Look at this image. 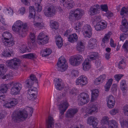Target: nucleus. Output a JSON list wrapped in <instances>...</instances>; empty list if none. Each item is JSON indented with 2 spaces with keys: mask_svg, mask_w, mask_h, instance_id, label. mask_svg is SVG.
<instances>
[{
  "mask_svg": "<svg viewBox=\"0 0 128 128\" xmlns=\"http://www.w3.org/2000/svg\"><path fill=\"white\" fill-rule=\"evenodd\" d=\"M119 110L117 109H114L110 112V114L112 115H114L118 112Z\"/></svg>",
  "mask_w": 128,
  "mask_h": 128,
  "instance_id": "62",
  "label": "nucleus"
},
{
  "mask_svg": "<svg viewBox=\"0 0 128 128\" xmlns=\"http://www.w3.org/2000/svg\"><path fill=\"white\" fill-rule=\"evenodd\" d=\"M8 85L11 88L10 93L14 95L18 94L22 87V85L20 83L14 82L10 83Z\"/></svg>",
  "mask_w": 128,
  "mask_h": 128,
  "instance_id": "4",
  "label": "nucleus"
},
{
  "mask_svg": "<svg viewBox=\"0 0 128 128\" xmlns=\"http://www.w3.org/2000/svg\"><path fill=\"white\" fill-rule=\"evenodd\" d=\"M56 9V6L52 5L44 10V14L47 17H52L55 15Z\"/></svg>",
  "mask_w": 128,
  "mask_h": 128,
  "instance_id": "11",
  "label": "nucleus"
},
{
  "mask_svg": "<svg viewBox=\"0 0 128 128\" xmlns=\"http://www.w3.org/2000/svg\"><path fill=\"white\" fill-rule=\"evenodd\" d=\"M27 51H28V50L26 45L25 44L22 45L20 48V52L24 53Z\"/></svg>",
  "mask_w": 128,
  "mask_h": 128,
  "instance_id": "46",
  "label": "nucleus"
},
{
  "mask_svg": "<svg viewBox=\"0 0 128 128\" xmlns=\"http://www.w3.org/2000/svg\"><path fill=\"white\" fill-rule=\"evenodd\" d=\"M56 44L58 48H61L63 45L62 38L60 35H58L56 38Z\"/></svg>",
  "mask_w": 128,
  "mask_h": 128,
  "instance_id": "33",
  "label": "nucleus"
},
{
  "mask_svg": "<svg viewBox=\"0 0 128 128\" xmlns=\"http://www.w3.org/2000/svg\"><path fill=\"white\" fill-rule=\"evenodd\" d=\"M110 34L108 33L105 35V36L103 38L102 41L103 44V46H104L105 43H107L109 42V40L110 38Z\"/></svg>",
  "mask_w": 128,
  "mask_h": 128,
  "instance_id": "37",
  "label": "nucleus"
},
{
  "mask_svg": "<svg viewBox=\"0 0 128 128\" xmlns=\"http://www.w3.org/2000/svg\"><path fill=\"white\" fill-rule=\"evenodd\" d=\"M120 87L122 90L124 91L126 90L127 88L126 81L122 80L120 82Z\"/></svg>",
  "mask_w": 128,
  "mask_h": 128,
  "instance_id": "44",
  "label": "nucleus"
},
{
  "mask_svg": "<svg viewBox=\"0 0 128 128\" xmlns=\"http://www.w3.org/2000/svg\"><path fill=\"white\" fill-rule=\"evenodd\" d=\"M120 122L122 127H124V126L128 128V120H124L122 118H120Z\"/></svg>",
  "mask_w": 128,
  "mask_h": 128,
  "instance_id": "42",
  "label": "nucleus"
},
{
  "mask_svg": "<svg viewBox=\"0 0 128 128\" xmlns=\"http://www.w3.org/2000/svg\"><path fill=\"white\" fill-rule=\"evenodd\" d=\"M4 11L6 14H8L10 15H12L13 14V10L10 8L8 9L6 8L4 10Z\"/></svg>",
  "mask_w": 128,
  "mask_h": 128,
  "instance_id": "59",
  "label": "nucleus"
},
{
  "mask_svg": "<svg viewBox=\"0 0 128 128\" xmlns=\"http://www.w3.org/2000/svg\"><path fill=\"white\" fill-rule=\"evenodd\" d=\"M50 26L53 29L56 30L58 27V23L56 22L53 20L50 21Z\"/></svg>",
  "mask_w": 128,
  "mask_h": 128,
  "instance_id": "39",
  "label": "nucleus"
},
{
  "mask_svg": "<svg viewBox=\"0 0 128 128\" xmlns=\"http://www.w3.org/2000/svg\"><path fill=\"white\" fill-rule=\"evenodd\" d=\"M98 108L95 104H90V106L86 109V111L89 114H91L93 112H97Z\"/></svg>",
  "mask_w": 128,
  "mask_h": 128,
  "instance_id": "20",
  "label": "nucleus"
},
{
  "mask_svg": "<svg viewBox=\"0 0 128 128\" xmlns=\"http://www.w3.org/2000/svg\"><path fill=\"white\" fill-rule=\"evenodd\" d=\"M88 80L86 77L84 75H82L79 77L76 81V85L82 86L87 84Z\"/></svg>",
  "mask_w": 128,
  "mask_h": 128,
  "instance_id": "16",
  "label": "nucleus"
},
{
  "mask_svg": "<svg viewBox=\"0 0 128 128\" xmlns=\"http://www.w3.org/2000/svg\"><path fill=\"white\" fill-rule=\"evenodd\" d=\"M106 27V23L103 22H98L94 27L97 31L101 30L105 28Z\"/></svg>",
  "mask_w": 128,
  "mask_h": 128,
  "instance_id": "19",
  "label": "nucleus"
},
{
  "mask_svg": "<svg viewBox=\"0 0 128 128\" xmlns=\"http://www.w3.org/2000/svg\"><path fill=\"white\" fill-rule=\"evenodd\" d=\"M53 118L49 116L48 120L46 121V124L48 128H52L54 126V122Z\"/></svg>",
  "mask_w": 128,
  "mask_h": 128,
  "instance_id": "32",
  "label": "nucleus"
},
{
  "mask_svg": "<svg viewBox=\"0 0 128 128\" xmlns=\"http://www.w3.org/2000/svg\"><path fill=\"white\" fill-rule=\"evenodd\" d=\"M29 89L28 90V93H31V94L36 95L38 94L37 89L36 88L34 87L32 88H29Z\"/></svg>",
  "mask_w": 128,
  "mask_h": 128,
  "instance_id": "38",
  "label": "nucleus"
},
{
  "mask_svg": "<svg viewBox=\"0 0 128 128\" xmlns=\"http://www.w3.org/2000/svg\"><path fill=\"white\" fill-rule=\"evenodd\" d=\"M128 12V11L127 8L125 7H123L121 10L120 14L121 16H123L124 14H127Z\"/></svg>",
  "mask_w": 128,
  "mask_h": 128,
  "instance_id": "54",
  "label": "nucleus"
},
{
  "mask_svg": "<svg viewBox=\"0 0 128 128\" xmlns=\"http://www.w3.org/2000/svg\"><path fill=\"white\" fill-rule=\"evenodd\" d=\"M98 121L96 118L94 116H91L87 120L88 124L90 126H92L93 127H96L97 125Z\"/></svg>",
  "mask_w": 128,
  "mask_h": 128,
  "instance_id": "18",
  "label": "nucleus"
},
{
  "mask_svg": "<svg viewBox=\"0 0 128 128\" xmlns=\"http://www.w3.org/2000/svg\"><path fill=\"white\" fill-rule=\"evenodd\" d=\"M55 103L60 104H68L67 100L65 98V94L63 92H60L57 94Z\"/></svg>",
  "mask_w": 128,
  "mask_h": 128,
  "instance_id": "9",
  "label": "nucleus"
},
{
  "mask_svg": "<svg viewBox=\"0 0 128 128\" xmlns=\"http://www.w3.org/2000/svg\"><path fill=\"white\" fill-rule=\"evenodd\" d=\"M89 55L90 58L92 60H96L98 56V54L96 52H90Z\"/></svg>",
  "mask_w": 128,
  "mask_h": 128,
  "instance_id": "43",
  "label": "nucleus"
},
{
  "mask_svg": "<svg viewBox=\"0 0 128 128\" xmlns=\"http://www.w3.org/2000/svg\"><path fill=\"white\" fill-rule=\"evenodd\" d=\"M84 12L83 10L81 9L78 8L74 10L73 13L69 16V18L70 20H72L74 18V16L75 19L77 20L80 19L84 15Z\"/></svg>",
  "mask_w": 128,
  "mask_h": 128,
  "instance_id": "8",
  "label": "nucleus"
},
{
  "mask_svg": "<svg viewBox=\"0 0 128 128\" xmlns=\"http://www.w3.org/2000/svg\"><path fill=\"white\" fill-rule=\"evenodd\" d=\"M10 50H3L2 51V54L3 56L5 57H9L12 56V52H9Z\"/></svg>",
  "mask_w": 128,
  "mask_h": 128,
  "instance_id": "45",
  "label": "nucleus"
},
{
  "mask_svg": "<svg viewBox=\"0 0 128 128\" xmlns=\"http://www.w3.org/2000/svg\"><path fill=\"white\" fill-rule=\"evenodd\" d=\"M68 106V104H58V106L60 110V114L63 115Z\"/></svg>",
  "mask_w": 128,
  "mask_h": 128,
  "instance_id": "28",
  "label": "nucleus"
},
{
  "mask_svg": "<svg viewBox=\"0 0 128 128\" xmlns=\"http://www.w3.org/2000/svg\"><path fill=\"white\" fill-rule=\"evenodd\" d=\"M61 80V79H58L55 82V85L56 89L59 90H62L64 87V85Z\"/></svg>",
  "mask_w": 128,
  "mask_h": 128,
  "instance_id": "23",
  "label": "nucleus"
},
{
  "mask_svg": "<svg viewBox=\"0 0 128 128\" xmlns=\"http://www.w3.org/2000/svg\"><path fill=\"white\" fill-rule=\"evenodd\" d=\"M78 112V110L77 108L69 109L65 113V117L66 118H72Z\"/></svg>",
  "mask_w": 128,
  "mask_h": 128,
  "instance_id": "17",
  "label": "nucleus"
},
{
  "mask_svg": "<svg viewBox=\"0 0 128 128\" xmlns=\"http://www.w3.org/2000/svg\"><path fill=\"white\" fill-rule=\"evenodd\" d=\"M4 65L0 64V76H2L5 72Z\"/></svg>",
  "mask_w": 128,
  "mask_h": 128,
  "instance_id": "53",
  "label": "nucleus"
},
{
  "mask_svg": "<svg viewBox=\"0 0 128 128\" xmlns=\"http://www.w3.org/2000/svg\"><path fill=\"white\" fill-rule=\"evenodd\" d=\"M106 101L107 102V104H115V99L112 95H110L107 97Z\"/></svg>",
  "mask_w": 128,
  "mask_h": 128,
  "instance_id": "35",
  "label": "nucleus"
},
{
  "mask_svg": "<svg viewBox=\"0 0 128 128\" xmlns=\"http://www.w3.org/2000/svg\"><path fill=\"white\" fill-rule=\"evenodd\" d=\"M28 96L30 100H33L35 99L36 97V95L33 94H32L31 93H30L29 92L28 93Z\"/></svg>",
  "mask_w": 128,
  "mask_h": 128,
  "instance_id": "60",
  "label": "nucleus"
},
{
  "mask_svg": "<svg viewBox=\"0 0 128 128\" xmlns=\"http://www.w3.org/2000/svg\"><path fill=\"white\" fill-rule=\"evenodd\" d=\"M126 65L125 61V58H122L118 65V67L119 69H124Z\"/></svg>",
  "mask_w": 128,
  "mask_h": 128,
  "instance_id": "34",
  "label": "nucleus"
},
{
  "mask_svg": "<svg viewBox=\"0 0 128 128\" xmlns=\"http://www.w3.org/2000/svg\"><path fill=\"white\" fill-rule=\"evenodd\" d=\"M85 48L83 43L81 42H78L77 43L76 48V50L79 52L83 51Z\"/></svg>",
  "mask_w": 128,
  "mask_h": 128,
  "instance_id": "29",
  "label": "nucleus"
},
{
  "mask_svg": "<svg viewBox=\"0 0 128 128\" xmlns=\"http://www.w3.org/2000/svg\"><path fill=\"white\" fill-rule=\"evenodd\" d=\"M19 12H20V13L21 15L24 14L25 12V8L24 7H22L20 8L19 10Z\"/></svg>",
  "mask_w": 128,
  "mask_h": 128,
  "instance_id": "63",
  "label": "nucleus"
},
{
  "mask_svg": "<svg viewBox=\"0 0 128 128\" xmlns=\"http://www.w3.org/2000/svg\"><path fill=\"white\" fill-rule=\"evenodd\" d=\"M8 87L7 85L5 84H2L0 86V91L2 92L6 93L7 91Z\"/></svg>",
  "mask_w": 128,
  "mask_h": 128,
  "instance_id": "48",
  "label": "nucleus"
},
{
  "mask_svg": "<svg viewBox=\"0 0 128 128\" xmlns=\"http://www.w3.org/2000/svg\"><path fill=\"white\" fill-rule=\"evenodd\" d=\"M82 31L84 35L86 37L90 38L92 34V28L90 25L87 24L84 26L82 28Z\"/></svg>",
  "mask_w": 128,
  "mask_h": 128,
  "instance_id": "14",
  "label": "nucleus"
},
{
  "mask_svg": "<svg viewBox=\"0 0 128 128\" xmlns=\"http://www.w3.org/2000/svg\"><path fill=\"white\" fill-rule=\"evenodd\" d=\"M78 98V104H86L89 102L90 100L88 94L84 92L80 94Z\"/></svg>",
  "mask_w": 128,
  "mask_h": 128,
  "instance_id": "10",
  "label": "nucleus"
},
{
  "mask_svg": "<svg viewBox=\"0 0 128 128\" xmlns=\"http://www.w3.org/2000/svg\"><path fill=\"white\" fill-rule=\"evenodd\" d=\"M100 6L98 4H96L91 7L90 12V15H94L98 13V10L100 9Z\"/></svg>",
  "mask_w": 128,
  "mask_h": 128,
  "instance_id": "22",
  "label": "nucleus"
},
{
  "mask_svg": "<svg viewBox=\"0 0 128 128\" xmlns=\"http://www.w3.org/2000/svg\"><path fill=\"white\" fill-rule=\"evenodd\" d=\"M78 74V72L76 70H73L71 72V74L72 75L74 76H77Z\"/></svg>",
  "mask_w": 128,
  "mask_h": 128,
  "instance_id": "64",
  "label": "nucleus"
},
{
  "mask_svg": "<svg viewBox=\"0 0 128 128\" xmlns=\"http://www.w3.org/2000/svg\"><path fill=\"white\" fill-rule=\"evenodd\" d=\"M30 41L31 43L28 44L30 48L33 49L34 48V47L36 46L35 40V36L34 34L33 33L31 34L30 36Z\"/></svg>",
  "mask_w": 128,
  "mask_h": 128,
  "instance_id": "24",
  "label": "nucleus"
},
{
  "mask_svg": "<svg viewBox=\"0 0 128 128\" xmlns=\"http://www.w3.org/2000/svg\"><path fill=\"white\" fill-rule=\"evenodd\" d=\"M33 19L32 21L33 23L34 22V23H36L42 22V19L40 17L38 16L35 17Z\"/></svg>",
  "mask_w": 128,
  "mask_h": 128,
  "instance_id": "57",
  "label": "nucleus"
},
{
  "mask_svg": "<svg viewBox=\"0 0 128 128\" xmlns=\"http://www.w3.org/2000/svg\"><path fill=\"white\" fill-rule=\"evenodd\" d=\"M18 102V100L14 98H12L10 102H8L7 103H5L4 104H17Z\"/></svg>",
  "mask_w": 128,
  "mask_h": 128,
  "instance_id": "52",
  "label": "nucleus"
},
{
  "mask_svg": "<svg viewBox=\"0 0 128 128\" xmlns=\"http://www.w3.org/2000/svg\"><path fill=\"white\" fill-rule=\"evenodd\" d=\"M49 40L48 36L45 35L42 32L40 33L37 37V42L38 44L43 45L47 43Z\"/></svg>",
  "mask_w": 128,
  "mask_h": 128,
  "instance_id": "13",
  "label": "nucleus"
},
{
  "mask_svg": "<svg viewBox=\"0 0 128 128\" xmlns=\"http://www.w3.org/2000/svg\"><path fill=\"white\" fill-rule=\"evenodd\" d=\"M123 110L124 114L128 116V105L125 106L124 107Z\"/></svg>",
  "mask_w": 128,
  "mask_h": 128,
  "instance_id": "61",
  "label": "nucleus"
},
{
  "mask_svg": "<svg viewBox=\"0 0 128 128\" xmlns=\"http://www.w3.org/2000/svg\"><path fill=\"white\" fill-rule=\"evenodd\" d=\"M123 76V75L121 74H117L115 75L114 77L115 80L118 82Z\"/></svg>",
  "mask_w": 128,
  "mask_h": 128,
  "instance_id": "55",
  "label": "nucleus"
},
{
  "mask_svg": "<svg viewBox=\"0 0 128 128\" xmlns=\"http://www.w3.org/2000/svg\"><path fill=\"white\" fill-rule=\"evenodd\" d=\"M98 90L97 89H95L92 91L91 102H93L96 99L98 96Z\"/></svg>",
  "mask_w": 128,
  "mask_h": 128,
  "instance_id": "31",
  "label": "nucleus"
},
{
  "mask_svg": "<svg viewBox=\"0 0 128 128\" xmlns=\"http://www.w3.org/2000/svg\"><path fill=\"white\" fill-rule=\"evenodd\" d=\"M23 56L24 58H28L32 60L36 58V54L34 53H28L25 54Z\"/></svg>",
  "mask_w": 128,
  "mask_h": 128,
  "instance_id": "36",
  "label": "nucleus"
},
{
  "mask_svg": "<svg viewBox=\"0 0 128 128\" xmlns=\"http://www.w3.org/2000/svg\"><path fill=\"white\" fill-rule=\"evenodd\" d=\"M4 93L2 91L0 92V104H4V99H3L4 96Z\"/></svg>",
  "mask_w": 128,
  "mask_h": 128,
  "instance_id": "51",
  "label": "nucleus"
},
{
  "mask_svg": "<svg viewBox=\"0 0 128 128\" xmlns=\"http://www.w3.org/2000/svg\"><path fill=\"white\" fill-rule=\"evenodd\" d=\"M84 60L81 55L78 54L74 57L70 59V63L73 66H78Z\"/></svg>",
  "mask_w": 128,
  "mask_h": 128,
  "instance_id": "12",
  "label": "nucleus"
},
{
  "mask_svg": "<svg viewBox=\"0 0 128 128\" xmlns=\"http://www.w3.org/2000/svg\"><path fill=\"white\" fill-rule=\"evenodd\" d=\"M101 10L103 11L107 12L108 10V7L106 4H102L100 6Z\"/></svg>",
  "mask_w": 128,
  "mask_h": 128,
  "instance_id": "58",
  "label": "nucleus"
},
{
  "mask_svg": "<svg viewBox=\"0 0 128 128\" xmlns=\"http://www.w3.org/2000/svg\"><path fill=\"white\" fill-rule=\"evenodd\" d=\"M109 118L106 116L103 117L101 121L102 124L108 125V128H118V124L114 120H110L108 121Z\"/></svg>",
  "mask_w": 128,
  "mask_h": 128,
  "instance_id": "5",
  "label": "nucleus"
},
{
  "mask_svg": "<svg viewBox=\"0 0 128 128\" xmlns=\"http://www.w3.org/2000/svg\"><path fill=\"white\" fill-rule=\"evenodd\" d=\"M113 80L112 79H110L104 86L105 90L106 91H108L111 85Z\"/></svg>",
  "mask_w": 128,
  "mask_h": 128,
  "instance_id": "41",
  "label": "nucleus"
},
{
  "mask_svg": "<svg viewBox=\"0 0 128 128\" xmlns=\"http://www.w3.org/2000/svg\"><path fill=\"white\" fill-rule=\"evenodd\" d=\"M63 5L65 7L68 8H70L73 7L74 3L72 2H68L63 4Z\"/></svg>",
  "mask_w": 128,
  "mask_h": 128,
  "instance_id": "49",
  "label": "nucleus"
},
{
  "mask_svg": "<svg viewBox=\"0 0 128 128\" xmlns=\"http://www.w3.org/2000/svg\"><path fill=\"white\" fill-rule=\"evenodd\" d=\"M33 25L34 26L38 27L39 29H42L44 27V24L41 22L36 23L34 22Z\"/></svg>",
  "mask_w": 128,
  "mask_h": 128,
  "instance_id": "47",
  "label": "nucleus"
},
{
  "mask_svg": "<svg viewBox=\"0 0 128 128\" xmlns=\"http://www.w3.org/2000/svg\"><path fill=\"white\" fill-rule=\"evenodd\" d=\"M42 0L35 1V3L34 6H30V13L29 16L31 18H33L36 12H40L42 9V5L41 4Z\"/></svg>",
  "mask_w": 128,
  "mask_h": 128,
  "instance_id": "3",
  "label": "nucleus"
},
{
  "mask_svg": "<svg viewBox=\"0 0 128 128\" xmlns=\"http://www.w3.org/2000/svg\"><path fill=\"white\" fill-rule=\"evenodd\" d=\"M78 40V36L76 34H72L70 35L68 38V40L72 43L76 42Z\"/></svg>",
  "mask_w": 128,
  "mask_h": 128,
  "instance_id": "26",
  "label": "nucleus"
},
{
  "mask_svg": "<svg viewBox=\"0 0 128 128\" xmlns=\"http://www.w3.org/2000/svg\"><path fill=\"white\" fill-rule=\"evenodd\" d=\"M88 59H86L84 62L82 64L83 69L85 71L89 70L91 67V65Z\"/></svg>",
  "mask_w": 128,
  "mask_h": 128,
  "instance_id": "25",
  "label": "nucleus"
},
{
  "mask_svg": "<svg viewBox=\"0 0 128 128\" xmlns=\"http://www.w3.org/2000/svg\"><path fill=\"white\" fill-rule=\"evenodd\" d=\"M37 80V79L34 74H31L25 82V86L26 88H31L34 82Z\"/></svg>",
  "mask_w": 128,
  "mask_h": 128,
  "instance_id": "15",
  "label": "nucleus"
},
{
  "mask_svg": "<svg viewBox=\"0 0 128 128\" xmlns=\"http://www.w3.org/2000/svg\"><path fill=\"white\" fill-rule=\"evenodd\" d=\"M57 65V70L61 72L65 71L68 67L67 63L64 58L61 57L59 58Z\"/></svg>",
  "mask_w": 128,
  "mask_h": 128,
  "instance_id": "7",
  "label": "nucleus"
},
{
  "mask_svg": "<svg viewBox=\"0 0 128 128\" xmlns=\"http://www.w3.org/2000/svg\"><path fill=\"white\" fill-rule=\"evenodd\" d=\"M52 52V50L50 48H42L40 53L42 57H46L49 56Z\"/></svg>",
  "mask_w": 128,
  "mask_h": 128,
  "instance_id": "21",
  "label": "nucleus"
},
{
  "mask_svg": "<svg viewBox=\"0 0 128 128\" xmlns=\"http://www.w3.org/2000/svg\"><path fill=\"white\" fill-rule=\"evenodd\" d=\"M12 29L18 35L20 38L24 37L28 31L27 24H24L22 22L18 20L14 23Z\"/></svg>",
  "mask_w": 128,
  "mask_h": 128,
  "instance_id": "1",
  "label": "nucleus"
},
{
  "mask_svg": "<svg viewBox=\"0 0 128 128\" xmlns=\"http://www.w3.org/2000/svg\"><path fill=\"white\" fill-rule=\"evenodd\" d=\"M121 30L123 32H126L128 30V25L122 26L120 27Z\"/></svg>",
  "mask_w": 128,
  "mask_h": 128,
  "instance_id": "56",
  "label": "nucleus"
},
{
  "mask_svg": "<svg viewBox=\"0 0 128 128\" xmlns=\"http://www.w3.org/2000/svg\"><path fill=\"white\" fill-rule=\"evenodd\" d=\"M2 36V42L7 40H9L10 39L12 38V35L10 33L8 32H4Z\"/></svg>",
  "mask_w": 128,
  "mask_h": 128,
  "instance_id": "27",
  "label": "nucleus"
},
{
  "mask_svg": "<svg viewBox=\"0 0 128 128\" xmlns=\"http://www.w3.org/2000/svg\"><path fill=\"white\" fill-rule=\"evenodd\" d=\"M81 26V24L80 22H78L76 23L75 29L76 32H78L80 30Z\"/></svg>",
  "mask_w": 128,
  "mask_h": 128,
  "instance_id": "50",
  "label": "nucleus"
},
{
  "mask_svg": "<svg viewBox=\"0 0 128 128\" xmlns=\"http://www.w3.org/2000/svg\"><path fill=\"white\" fill-rule=\"evenodd\" d=\"M12 38H11L9 40H7L6 41H4L2 43L3 44L7 47H10L13 45L14 44V42L12 40Z\"/></svg>",
  "mask_w": 128,
  "mask_h": 128,
  "instance_id": "40",
  "label": "nucleus"
},
{
  "mask_svg": "<svg viewBox=\"0 0 128 128\" xmlns=\"http://www.w3.org/2000/svg\"><path fill=\"white\" fill-rule=\"evenodd\" d=\"M6 63L8 66L11 69L16 70L20 66L21 61L19 59L15 58L9 60Z\"/></svg>",
  "mask_w": 128,
  "mask_h": 128,
  "instance_id": "6",
  "label": "nucleus"
},
{
  "mask_svg": "<svg viewBox=\"0 0 128 128\" xmlns=\"http://www.w3.org/2000/svg\"><path fill=\"white\" fill-rule=\"evenodd\" d=\"M28 116V113L24 110H16L13 114L12 119L15 122H18L26 119Z\"/></svg>",
  "mask_w": 128,
  "mask_h": 128,
  "instance_id": "2",
  "label": "nucleus"
},
{
  "mask_svg": "<svg viewBox=\"0 0 128 128\" xmlns=\"http://www.w3.org/2000/svg\"><path fill=\"white\" fill-rule=\"evenodd\" d=\"M106 76L105 74L100 76L99 77L96 78L95 80L94 83L95 84H99L102 83L106 78Z\"/></svg>",
  "mask_w": 128,
  "mask_h": 128,
  "instance_id": "30",
  "label": "nucleus"
}]
</instances>
